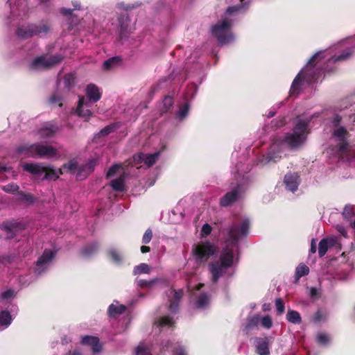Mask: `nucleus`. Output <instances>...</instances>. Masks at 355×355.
<instances>
[{"label": "nucleus", "instance_id": "nucleus-1", "mask_svg": "<svg viewBox=\"0 0 355 355\" xmlns=\"http://www.w3.org/2000/svg\"><path fill=\"white\" fill-rule=\"evenodd\" d=\"M321 54V52L315 53L309 60L306 68L295 76L290 89L291 95L300 94L303 80L309 83H313L318 82L326 71H330L326 67H318Z\"/></svg>", "mask_w": 355, "mask_h": 355}, {"label": "nucleus", "instance_id": "nucleus-2", "mask_svg": "<svg viewBox=\"0 0 355 355\" xmlns=\"http://www.w3.org/2000/svg\"><path fill=\"white\" fill-rule=\"evenodd\" d=\"M342 116L338 114L334 115L331 119V124L334 128L332 132V136L339 141L338 144V153L343 158L347 157L349 153V145L347 139L349 133L345 126L340 125Z\"/></svg>", "mask_w": 355, "mask_h": 355}, {"label": "nucleus", "instance_id": "nucleus-3", "mask_svg": "<svg viewBox=\"0 0 355 355\" xmlns=\"http://www.w3.org/2000/svg\"><path fill=\"white\" fill-rule=\"evenodd\" d=\"M309 124V121L302 119L297 121L294 128V132L287 134L283 140H280L281 144L285 142L291 148H296L301 145L306 140L309 133L307 130Z\"/></svg>", "mask_w": 355, "mask_h": 355}, {"label": "nucleus", "instance_id": "nucleus-4", "mask_svg": "<svg viewBox=\"0 0 355 355\" xmlns=\"http://www.w3.org/2000/svg\"><path fill=\"white\" fill-rule=\"evenodd\" d=\"M24 171L30 173L32 175H37L44 173L42 180H56L59 178V175L63 174V168L58 170L59 173L49 166H45L41 163H26L23 166Z\"/></svg>", "mask_w": 355, "mask_h": 355}, {"label": "nucleus", "instance_id": "nucleus-5", "mask_svg": "<svg viewBox=\"0 0 355 355\" xmlns=\"http://www.w3.org/2000/svg\"><path fill=\"white\" fill-rule=\"evenodd\" d=\"M232 26V21L227 19L212 26L211 33L220 45L227 44L233 40V35L230 31Z\"/></svg>", "mask_w": 355, "mask_h": 355}, {"label": "nucleus", "instance_id": "nucleus-6", "mask_svg": "<svg viewBox=\"0 0 355 355\" xmlns=\"http://www.w3.org/2000/svg\"><path fill=\"white\" fill-rule=\"evenodd\" d=\"M249 230L250 220L248 218L243 219L240 224L232 223L225 229L227 234V241L232 245H236L241 237L247 236Z\"/></svg>", "mask_w": 355, "mask_h": 355}, {"label": "nucleus", "instance_id": "nucleus-7", "mask_svg": "<svg viewBox=\"0 0 355 355\" xmlns=\"http://www.w3.org/2000/svg\"><path fill=\"white\" fill-rule=\"evenodd\" d=\"M216 252V246L209 241L199 244H195L192 247V254L198 263H205Z\"/></svg>", "mask_w": 355, "mask_h": 355}, {"label": "nucleus", "instance_id": "nucleus-8", "mask_svg": "<svg viewBox=\"0 0 355 355\" xmlns=\"http://www.w3.org/2000/svg\"><path fill=\"white\" fill-rule=\"evenodd\" d=\"M49 30L50 26L47 23L31 24L18 27L16 35L21 40H27L42 33H47Z\"/></svg>", "mask_w": 355, "mask_h": 355}, {"label": "nucleus", "instance_id": "nucleus-9", "mask_svg": "<svg viewBox=\"0 0 355 355\" xmlns=\"http://www.w3.org/2000/svg\"><path fill=\"white\" fill-rule=\"evenodd\" d=\"M62 60L63 57L60 55H53L48 58L44 56H39L33 60L31 68L37 69L38 67H43L49 69L59 64Z\"/></svg>", "mask_w": 355, "mask_h": 355}, {"label": "nucleus", "instance_id": "nucleus-10", "mask_svg": "<svg viewBox=\"0 0 355 355\" xmlns=\"http://www.w3.org/2000/svg\"><path fill=\"white\" fill-rule=\"evenodd\" d=\"M242 187L241 185H237L232 191L227 192L220 199V205L223 207H227L232 205L241 198Z\"/></svg>", "mask_w": 355, "mask_h": 355}, {"label": "nucleus", "instance_id": "nucleus-11", "mask_svg": "<svg viewBox=\"0 0 355 355\" xmlns=\"http://www.w3.org/2000/svg\"><path fill=\"white\" fill-rule=\"evenodd\" d=\"M57 149L52 146L45 145L42 143H35V158H51L55 156Z\"/></svg>", "mask_w": 355, "mask_h": 355}, {"label": "nucleus", "instance_id": "nucleus-12", "mask_svg": "<svg viewBox=\"0 0 355 355\" xmlns=\"http://www.w3.org/2000/svg\"><path fill=\"white\" fill-rule=\"evenodd\" d=\"M1 228L9 234L7 239H11L15 236L16 233L18 231L24 230L25 225L24 223L20 222L5 221L1 225Z\"/></svg>", "mask_w": 355, "mask_h": 355}, {"label": "nucleus", "instance_id": "nucleus-13", "mask_svg": "<svg viewBox=\"0 0 355 355\" xmlns=\"http://www.w3.org/2000/svg\"><path fill=\"white\" fill-rule=\"evenodd\" d=\"M280 139L275 140L271 144L268 152L264 155L265 159L267 162H277L281 159V145Z\"/></svg>", "mask_w": 355, "mask_h": 355}, {"label": "nucleus", "instance_id": "nucleus-14", "mask_svg": "<svg viewBox=\"0 0 355 355\" xmlns=\"http://www.w3.org/2000/svg\"><path fill=\"white\" fill-rule=\"evenodd\" d=\"M81 344L89 346L92 348L93 354H96L101 352L102 345L99 338L93 336H85L82 337Z\"/></svg>", "mask_w": 355, "mask_h": 355}, {"label": "nucleus", "instance_id": "nucleus-15", "mask_svg": "<svg viewBox=\"0 0 355 355\" xmlns=\"http://www.w3.org/2000/svg\"><path fill=\"white\" fill-rule=\"evenodd\" d=\"M119 24L120 26L119 37L121 39L128 37L131 33V28L130 27V17L125 15H121L119 17Z\"/></svg>", "mask_w": 355, "mask_h": 355}, {"label": "nucleus", "instance_id": "nucleus-16", "mask_svg": "<svg viewBox=\"0 0 355 355\" xmlns=\"http://www.w3.org/2000/svg\"><path fill=\"white\" fill-rule=\"evenodd\" d=\"M159 155V152H156L153 154H144L143 153H140L135 156V159H137L138 162H144L146 166L150 167L157 162Z\"/></svg>", "mask_w": 355, "mask_h": 355}, {"label": "nucleus", "instance_id": "nucleus-17", "mask_svg": "<svg viewBox=\"0 0 355 355\" xmlns=\"http://www.w3.org/2000/svg\"><path fill=\"white\" fill-rule=\"evenodd\" d=\"M256 352L259 355H270V338L268 337L256 338Z\"/></svg>", "mask_w": 355, "mask_h": 355}, {"label": "nucleus", "instance_id": "nucleus-18", "mask_svg": "<svg viewBox=\"0 0 355 355\" xmlns=\"http://www.w3.org/2000/svg\"><path fill=\"white\" fill-rule=\"evenodd\" d=\"M86 96L88 100L92 103L98 101L101 98V92L99 88L94 84H89L85 90Z\"/></svg>", "mask_w": 355, "mask_h": 355}, {"label": "nucleus", "instance_id": "nucleus-19", "mask_svg": "<svg viewBox=\"0 0 355 355\" xmlns=\"http://www.w3.org/2000/svg\"><path fill=\"white\" fill-rule=\"evenodd\" d=\"M15 152L26 157L35 158V144H25L18 146L15 148Z\"/></svg>", "mask_w": 355, "mask_h": 355}, {"label": "nucleus", "instance_id": "nucleus-20", "mask_svg": "<svg viewBox=\"0 0 355 355\" xmlns=\"http://www.w3.org/2000/svg\"><path fill=\"white\" fill-rule=\"evenodd\" d=\"M234 260L233 250L230 248H226L221 253L219 259V263L225 268H230L232 266Z\"/></svg>", "mask_w": 355, "mask_h": 355}, {"label": "nucleus", "instance_id": "nucleus-21", "mask_svg": "<svg viewBox=\"0 0 355 355\" xmlns=\"http://www.w3.org/2000/svg\"><path fill=\"white\" fill-rule=\"evenodd\" d=\"M209 271L211 274L212 282L216 284L218 282L219 278L223 275L224 269L226 268L223 267L219 262H212L209 264Z\"/></svg>", "mask_w": 355, "mask_h": 355}, {"label": "nucleus", "instance_id": "nucleus-22", "mask_svg": "<svg viewBox=\"0 0 355 355\" xmlns=\"http://www.w3.org/2000/svg\"><path fill=\"white\" fill-rule=\"evenodd\" d=\"M171 293H173V295L171 298H169L168 300V309L171 312L175 313L178 310L179 302L183 296V291L182 290L176 291L175 289H173L171 291Z\"/></svg>", "mask_w": 355, "mask_h": 355}, {"label": "nucleus", "instance_id": "nucleus-23", "mask_svg": "<svg viewBox=\"0 0 355 355\" xmlns=\"http://www.w3.org/2000/svg\"><path fill=\"white\" fill-rule=\"evenodd\" d=\"M284 182L286 189L292 192L296 191L298 189V176L296 174L287 173L284 177Z\"/></svg>", "mask_w": 355, "mask_h": 355}, {"label": "nucleus", "instance_id": "nucleus-24", "mask_svg": "<svg viewBox=\"0 0 355 355\" xmlns=\"http://www.w3.org/2000/svg\"><path fill=\"white\" fill-rule=\"evenodd\" d=\"M58 130V128L53 124L48 123L42 126L38 130V135L40 138H51L55 135Z\"/></svg>", "mask_w": 355, "mask_h": 355}, {"label": "nucleus", "instance_id": "nucleus-25", "mask_svg": "<svg viewBox=\"0 0 355 355\" xmlns=\"http://www.w3.org/2000/svg\"><path fill=\"white\" fill-rule=\"evenodd\" d=\"M55 256V253L50 250H44L42 254L37 259L36 261L37 270L40 268L51 261Z\"/></svg>", "mask_w": 355, "mask_h": 355}, {"label": "nucleus", "instance_id": "nucleus-26", "mask_svg": "<svg viewBox=\"0 0 355 355\" xmlns=\"http://www.w3.org/2000/svg\"><path fill=\"white\" fill-rule=\"evenodd\" d=\"M85 98L83 96H80L76 109V113L79 116L83 117L85 119V120H87L92 116V112L89 109H84V105L87 106V103H85Z\"/></svg>", "mask_w": 355, "mask_h": 355}, {"label": "nucleus", "instance_id": "nucleus-27", "mask_svg": "<svg viewBox=\"0 0 355 355\" xmlns=\"http://www.w3.org/2000/svg\"><path fill=\"white\" fill-rule=\"evenodd\" d=\"M260 322V316L259 315H255L251 318H248L247 319V322L243 329V331L245 335H248L249 332L257 327L259 323Z\"/></svg>", "mask_w": 355, "mask_h": 355}, {"label": "nucleus", "instance_id": "nucleus-28", "mask_svg": "<svg viewBox=\"0 0 355 355\" xmlns=\"http://www.w3.org/2000/svg\"><path fill=\"white\" fill-rule=\"evenodd\" d=\"M209 303V296L205 293H202L196 297L194 302V307L197 309H205Z\"/></svg>", "mask_w": 355, "mask_h": 355}, {"label": "nucleus", "instance_id": "nucleus-29", "mask_svg": "<svg viewBox=\"0 0 355 355\" xmlns=\"http://www.w3.org/2000/svg\"><path fill=\"white\" fill-rule=\"evenodd\" d=\"M126 310V306L121 304V305H114L112 304L108 307V315L111 318H115L119 315H121Z\"/></svg>", "mask_w": 355, "mask_h": 355}, {"label": "nucleus", "instance_id": "nucleus-30", "mask_svg": "<svg viewBox=\"0 0 355 355\" xmlns=\"http://www.w3.org/2000/svg\"><path fill=\"white\" fill-rule=\"evenodd\" d=\"M113 190L122 192L125 191V178L123 175L113 180L110 184Z\"/></svg>", "mask_w": 355, "mask_h": 355}, {"label": "nucleus", "instance_id": "nucleus-31", "mask_svg": "<svg viewBox=\"0 0 355 355\" xmlns=\"http://www.w3.org/2000/svg\"><path fill=\"white\" fill-rule=\"evenodd\" d=\"M286 320L293 324H299L302 322L300 313L295 310H288L286 313Z\"/></svg>", "mask_w": 355, "mask_h": 355}, {"label": "nucleus", "instance_id": "nucleus-32", "mask_svg": "<svg viewBox=\"0 0 355 355\" xmlns=\"http://www.w3.org/2000/svg\"><path fill=\"white\" fill-rule=\"evenodd\" d=\"M121 62V58L119 56H114L110 58L103 62V69L105 70H110L114 67L118 66Z\"/></svg>", "mask_w": 355, "mask_h": 355}, {"label": "nucleus", "instance_id": "nucleus-33", "mask_svg": "<svg viewBox=\"0 0 355 355\" xmlns=\"http://www.w3.org/2000/svg\"><path fill=\"white\" fill-rule=\"evenodd\" d=\"M98 248V244L97 243H92L86 245L81 250V254L85 257H89L94 254Z\"/></svg>", "mask_w": 355, "mask_h": 355}, {"label": "nucleus", "instance_id": "nucleus-34", "mask_svg": "<svg viewBox=\"0 0 355 355\" xmlns=\"http://www.w3.org/2000/svg\"><path fill=\"white\" fill-rule=\"evenodd\" d=\"M352 52L351 51H344L338 55L332 56L331 58L328 60V62L329 63H336L337 62L346 60L350 58Z\"/></svg>", "mask_w": 355, "mask_h": 355}, {"label": "nucleus", "instance_id": "nucleus-35", "mask_svg": "<svg viewBox=\"0 0 355 355\" xmlns=\"http://www.w3.org/2000/svg\"><path fill=\"white\" fill-rule=\"evenodd\" d=\"M332 242L331 239H322L318 244V254L320 257H322L324 256L326 252H327L329 247V243Z\"/></svg>", "mask_w": 355, "mask_h": 355}, {"label": "nucleus", "instance_id": "nucleus-36", "mask_svg": "<svg viewBox=\"0 0 355 355\" xmlns=\"http://www.w3.org/2000/svg\"><path fill=\"white\" fill-rule=\"evenodd\" d=\"M135 355H152L151 348L144 343H140L135 348Z\"/></svg>", "mask_w": 355, "mask_h": 355}, {"label": "nucleus", "instance_id": "nucleus-37", "mask_svg": "<svg viewBox=\"0 0 355 355\" xmlns=\"http://www.w3.org/2000/svg\"><path fill=\"white\" fill-rule=\"evenodd\" d=\"M163 105L161 108L162 113H166L168 112L172 107L174 104V100L173 98L171 96H166L163 98L162 101Z\"/></svg>", "mask_w": 355, "mask_h": 355}, {"label": "nucleus", "instance_id": "nucleus-38", "mask_svg": "<svg viewBox=\"0 0 355 355\" xmlns=\"http://www.w3.org/2000/svg\"><path fill=\"white\" fill-rule=\"evenodd\" d=\"M309 272V268L304 263H300L295 270V277L299 280L302 277L307 275Z\"/></svg>", "mask_w": 355, "mask_h": 355}, {"label": "nucleus", "instance_id": "nucleus-39", "mask_svg": "<svg viewBox=\"0 0 355 355\" xmlns=\"http://www.w3.org/2000/svg\"><path fill=\"white\" fill-rule=\"evenodd\" d=\"M94 166H95V161H94V160L89 161L87 164L79 167V168H78L79 173H78V175L80 176L81 173L83 172L85 173V175H87V174L92 173L94 171Z\"/></svg>", "mask_w": 355, "mask_h": 355}, {"label": "nucleus", "instance_id": "nucleus-40", "mask_svg": "<svg viewBox=\"0 0 355 355\" xmlns=\"http://www.w3.org/2000/svg\"><path fill=\"white\" fill-rule=\"evenodd\" d=\"M76 83V76L73 73H67L64 76V85L67 89H71Z\"/></svg>", "mask_w": 355, "mask_h": 355}, {"label": "nucleus", "instance_id": "nucleus-41", "mask_svg": "<svg viewBox=\"0 0 355 355\" xmlns=\"http://www.w3.org/2000/svg\"><path fill=\"white\" fill-rule=\"evenodd\" d=\"M12 317L9 311H1L0 312V325L8 326L11 323Z\"/></svg>", "mask_w": 355, "mask_h": 355}, {"label": "nucleus", "instance_id": "nucleus-42", "mask_svg": "<svg viewBox=\"0 0 355 355\" xmlns=\"http://www.w3.org/2000/svg\"><path fill=\"white\" fill-rule=\"evenodd\" d=\"M150 271V266L147 263H142L134 268L133 274L137 275L142 273H149Z\"/></svg>", "mask_w": 355, "mask_h": 355}, {"label": "nucleus", "instance_id": "nucleus-43", "mask_svg": "<svg viewBox=\"0 0 355 355\" xmlns=\"http://www.w3.org/2000/svg\"><path fill=\"white\" fill-rule=\"evenodd\" d=\"M157 282V279L149 281L146 279H139L137 280V286L141 288H151Z\"/></svg>", "mask_w": 355, "mask_h": 355}, {"label": "nucleus", "instance_id": "nucleus-44", "mask_svg": "<svg viewBox=\"0 0 355 355\" xmlns=\"http://www.w3.org/2000/svg\"><path fill=\"white\" fill-rule=\"evenodd\" d=\"M354 215V207L351 205H346L343 209V216L346 219L350 220Z\"/></svg>", "mask_w": 355, "mask_h": 355}, {"label": "nucleus", "instance_id": "nucleus-45", "mask_svg": "<svg viewBox=\"0 0 355 355\" xmlns=\"http://www.w3.org/2000/svg\"><path fill=\"white\" fill-rule=\"evenodd\" d=\"M19 196L21 200L26 201L30 204H32L35 202V198L31 193H25L23 191L19 192Z\"/></svg>", "mask_w": 355, "mask_h": 355}, {"label": "nucleus", "instance_id": "nucleus-46", "mask_svg": "<svg viewBox=\"0 0 355 355\" xmlns=\"http://www.w3.org/2000/svg\"><path fill=\"white\" fill-rule=\"evenodd\" d=\"M116 126L114 124H110L103 128L98 133L101 137H105L114 132Z\"/></svg>", "mask_w": 355, "mask_h": 355}, {"label": "nucleus", "instance_id": "nucleus-47", "mask_svg": "<svg viewBox=\"0 0 355 355\" xmlns=\"http://www.w3.org/2000/svg\"><path fill=\"white\" fill-rule=\"evenodd\" d=\"M159 322L161 326H173L174 324V320L173 318L166 315L160 318Z\"/></svg>", "mask_w": 355, "mask_h": 355}, {"label": "nucleus", "instance_id": "nucleus-48", "mask_svg": "<svg viewBox=\"0 0 355 355\" xmlns=\"http://www.w3.org/2000/svg\"><path fill=\"white\" fill-rule=\"evenodd\" d=\"M325 318V314L321 311L318 310L311 317V321L314 323H318Z\"/></svg>", "mask_w": 355, "mask_h": 355}, {"label": "nucleus", "instance_id": "nucleus-49", "mask_svg": "<svg viewBox=\"0 0 355 355\" xmlns=\"http://www.w3.org/2000/svg\"><path fill=\"white\" fill-rule=\"evenodd\" d=\"M261 324L266 329H270L272 326V320L270 315H265L261 320Z\"/></svg>", "mask_w": 355, "mask_h": 355}, {"label": "nucleus", "instance_id": "nucleus-50", "mask_svg": "<svg viewBox=\"0 0 355 355\" xmlns=\"http://www.w3.org/2000/svg\"><path fill=\"white\" fill-rule=\"evenodd\" d=\"M63 168L70 172L75 171L78 168V163L75 159H71L68 163L63 165Z\"/></svg>", "mask_w": 355, "mask_h": 355}, {"label": "nucleus", "instance_id": "nucleus-51", "mask_svg": "<svg viewBox=\"0 0 355 355\" xmlns=\"http://www.w3.org/2000/svg\"><path fill=\"white\" fill-rule=\"evenodd\" d=\"M275 306L278 315H282L285 311L284 302L281 298L275 300Z\"/></svg>", "mask_w": 355, "mask_h": 355}, {"label": "nucleus", "instance_id": "nucleus-52", "mask_svg": "<svg viewBox=\"0 0 355 355\" xmlns=\"http://www.w3.org/2000/svg\"><path fill=\"white\" fill-rule=\"evenodd\" d=\"M153 238V231L151 229L148 228L146 230L144 234L142 237V243L144 244H148L150 243Z\"/></svg>", "mask_w": 355, "mask_h": 355}, {"label": "nucleus", "instance_id": "nucleus-53", "mask_svg": "<svg viewBox=\"0 0 355 355\" xmlns=\"http://www.w3.org/2000/svg\"><path fill=\"white\" fill-rule=\"evenodd\" d=\"M211 230H212V227L209 224H208V223L204 224L201 229V232H200L201 236L202 237L207 236L208 235H209L211 234Z\"/></svg>", "mask_w": 355, "mask_h": 355}, {"label": "nucleus", "instance_id": "nucleus-54", "mask_svg": "<svg viewBox=\"0 0 355 355\" xmlns=\"http://www.w3.org/2000/svg\"><path fill=\"white\" fill-rule=\"evenodd\" d=\"M189 110V103H186L183 107H182L180 110L178 111V116L182 119L187 115Z\"/></svg>", "mask_w": 355, "mask_h": 355}, {"label": "nucleus", "instance_id": "nucleus-55", "mask_svg": "<svg viewBox=\"0 0 355 355\" xmlns=\"http://www.w3.org/2000/svg\"><path fill=\"white\" fill-rule=\"evenodd\" d=\"M121 167L120 164H115L112 165L107 171L106 176L107 178L113 176L115 173L119 171V169Z\"/></svg>", "mask_w": 355, "mask_h": 355}, {"label": "nucleus", "instance_id": "nucleus-56", "mask_svg": "<svg viewBox=\"0 0 355 355\" xmlns=\"http://www.w3.org/2000/svg\"><path fill=\"white\" fill-rule=\"evenodd\" d=\"M317 341L321 345H326L329 341V338L327 334L321 333L318 335Z\"/></svg>", "mask_w": 355, "mask_h": 355}, {"label": "nucleus", "instance_id": "nucleus-57", "mask_svg": "<svg viewBox=\"0 0 355 355\" xmlns=\"http://www.w3.org/2000/svg\"><path fill=\"white\" fill-rule=\"evenodd\" d=\"M109 254L110 257L112 259L113 261H114L116 263H119L121 261V255L115 250H110L109 251Z\"/></svg>", "mask_w": 355, "mask_h": 355}, {"label": "nucleus", "instance_id": "nucleus-58", "mask_svg": "<svg viewBox=\"0 0 355 355\" xmlns=\"http://www.w3.org/2000/svg\"><path fill=\"white\" fill-rule=\"evenodd\" d=\"M14 296V291L12 289H8L7 291L1 293L2 299H10Z\"/></svg>", "mask_w": 355, "mask_h": 355}, {"label": "nucleus", "instance_id": "nucleus-59", "mask_svg": "<svg viewBox=\"0 0 355 355\" xmlns=\"http://www.w3.org/2000/svg\"><path fill=\"white\" fill-rule=\"evenodd\" d=\"M173 355H187V353L182 347L178 346L174 349Z\"/></svg>", "mask_w": 355, "mask_h": 355}, {"label": "nucleus", "instance_id": "nucleus-60", "mask_svg": "<svg viewBox=\"0 0 355 355\" xmlns=\"http://www.w3.org/2000/svg\"><path fill=\"white\" fill-rule=\"evenodd\" d=\"M338 232L344 237H347V231L345 230V228L343 226H338L337 227Z\"/></svg>", "mask_w": 355, "mask_h": 355}, {"label": "nucleus", "instance_id": "nucleus-61", "mask_svg": "<svg viewBox=\"0 0 355 355\" xmlns=\"http://www.w3.org/2000/svg\"><path fill=\"white\" fill-rule=\"evenodd\" d=\"M239 8L238 6H230L226 10L227 15H232L234 12L238 11Z\"/></svg>", "mask_w": 355, "mask_h": 355}, {"label": "nucleus", "instance_id": "nucleus-62", "mask_svg": "<svg viewBox=\"0 0 355 355\" xmlns=\"http://www.w3.org/2000/svg\"><path fill=\"white\" fill-rule=\"evenodd\" d=\"M66 355H83V354L79 349H75L69 350Z\"/></svg>", "mask_w": 355, "mask_h": 355}, {"label": "nucleus", "instance_id": "nucleus-63", "mask_svg": "<svg viewBox=\"0 0 355 355\" xmlns=\"http://www.w3.org/2000/svg\"><path fill=\"white\" fill-rule=\"evenodd\" d=\"M60 13L64 16L71 15L72 13V10L62 8L60 10Z\"/></svg>", "mask_w": 355, "mask_h": 355}, {"label": "nucleus", "instance_id": "nucleus-64", "mask_svg": "<svg viewBox=\"0 0 355 355\" xmlns=\"http://www.w3.org/2000/svg\"><path fill=\"white\" fill-rule=\"evenodd\" d=\"M1 261H3L2 263H4L6 261V262L10 263L12 262L13 257H10V256H4V257H1Z\"/></svg>", "mask_w": 355, "mask_h": 355}]
</instances>
